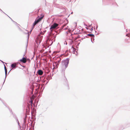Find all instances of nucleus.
Returning <instances> with one entry per match:
<instances>
[{
  "label": "nucleus",
  "instance_id": "f257e3e1",
  "mask_svg": "<svg viewBox=\"0 0 130 130\" xmlns=\"http://www.w3.org/2000/svg\"><path fill=\"white\" fill-rule=\"evenodd\" d=\"M69 59H67L62 61L61 66V70L62 72L64 71L68 66L69 62Z\"/></svg>",
  "mask_w": 130,
  "mask_h": 130
},
{
  "label": "nucleus",
  "instance_id": "f03ea898",
  "mask_svg": "<svg viewBox=\"0 0 130 130\" xmlns=\"http://www.w3.org/2000/svg\"><path fill=\"white\" fill-rule=\"evenodd\" d=\"M42 17H41L40 18H39L38 19L36 20L33 23V28H34L35 26L39 22L41 21L42 20V19L44 17V15H42Z\"/></svg>",
  "mask_w": 130,
  "mask_h": 130
},
{
  "label": "nucleus",
  "instance_id": "7ed1b4c3",
  "mask_svg": "<svg viewBox=\"0 0 130 130\" xmlns=\"http://www.w3.org/2000/svg\"><path fill=\"white\" fill-rule=\"evenodd\" d=\"M58 24L56 23H54L52 25L50 28V29H55L57 27L58 25Z\"/></svg>",
  "mask_w": 130,
  "mask_h": 130
},
{
  "label": "nucleus",
  "instance_id": "20e7f679",
  "mask_svg": "<svg viewBox=\"0 0 130 130\" xmlns=\"http://www.w3.org/2000/svg\"><path fill=\"white\" fill-rule=\"evenodd\" d=\"M20 61L22 63H25L27 62L26 58L24 57L22 59H20Z\"/></svg>",
  "mask_w": 130,
  "mask_h": 130
},
{
  "label": "nucleus",
  "instance_id": "39448f33",
  "mask_svg": "<svg viewBox=\"0 0 130 130\" xmlns=\"http://www.w3.org/2000/svg\"><path fill=\"white\" fill-rule=\"evenodd\" d=\"M37 73L39 75H41L43 74V72L41 70H40L38 71Z\"/></svg>",
  "mask_w": 130,
  "mask_h": 130
},
{
  "label": "nucleus",
  "instance_id": "423d86ee",
  "mask_svg": "<svg viewBox=\"0 0 130 130\" xmlns=\"http://www.w3.org/2000/svg\"><path fill=\"white\" fill-rule=\"evenodd\" d=\"M34 98V96H33L32 97H31L30 98V99H31V101H30V103H31V106H32V103H33V100H32V99H33Z\"/></svg>",
  "mask_w": 130,
  "mask_h": 130
},
{
  "label": "nucleus",
  "instance_id": "0eeeda50",
  "mask_svg": "<svg viewBox=\"0 0 130 130\" xmlns=\"http://www.w3.org/2000/svg\"><path fill=\"white\" fill-rule=\"evenodd\" d=\"M11 67L12 69L15 68L16 67V64L14 63L12 64L11 66Z\"/></svg>",
  "mask_w": 130,
  "mask_h": 130
},
{
  "label": "nucleus",
  "instance_id": "6e6552de",
  "mask_svg": "<svg viewBox=\"0 0 130 130\" xmlns=\"http://www.w3.org/2000/svg\"><path fill=\"white\" fill-rule=\"evenodd\" d=\"M4 69H5V74H6V75L7 74V70L6 69V67L5 66L4 67Z\"/></svg>",
  "mask_w": 130,
  "mask_h": 130
},
{
  "label": "nucleus",
  "instance_id": "1a4fd4ad",
  "mask_svg": "<svg viewBox=\"0 0 130 130\" xmlns=\"http://www.w3.org/2000/svg\"><path fill=\"white\" fill-rule=\"evenodd\" d=\"M88 35L89 36H91V37H93L94 36V35H93L90 34H88Z\"/></svg>",
  "mask_w": 130,
  "mask_h": 130
},
{
  "label": "nucleus",
  "instance_id": "9d476101",
  "mask_svg": "<svg viewBox=\"0 0 130 130\" xmlns=\"http://www.w3.org/2000/svg\"><path fill=\"white\" fill-rule=\"evenodd\" d=\"M27 72H28L27 74H28V68H27Z\"/></svg>",
  "mask_w": 130,
  "mask_h": 130
},
{
  "label": "nucleus",
  "instance_id": "9b49d317",
  "mask_svg": "<svg viewBox=\"0 0 130 130\" xmlns=\"http://www.w3.org/2000/svg\"><path fill=\"white\" fill-rule=\"evenodd\" d=\"M43 15L42 14L41 15V17H42V15Z\"/></svg>",
  "mask_w": 130,
  "mask_h": 130
},
{
  "label": "nucleus",
  "instance_id": "f8f14e48",
  "mask_svg": "<svg viewBox=\"0 0 130 130\" xmlns=\"http://www.w3.org/2000/svg\"><path fill=\"white\" fill-rule=\"evenodd\" d=\"M91 29H92V30H93V29H92V28H91Z\"/></svg>",
  "mask_w": 130,
  "mask_h": 130
},
{
  "label": "nucleus",
  "instance_id": "ddd939ff",
  "mask_svg": "<svg viewBox=\"0 0 130 130\" xmlns=\"http://www.w3.org/2000/svg\"><path fill=\"white\" fill-rule=\"evenodd\" d=\"M87 29H88V28H86Z\"/></svg>",
  "mask_w": 130,
  "mask_h": 130
},
{
  "label": "nucleus",
  "instance_id": "4468645a",
  "mask_svg": "<svg viewBox=\"0 0 130 130\" xmlns=\"http://www.w3.org/2000/svg\"><path fill=\"white\" fill-rule=\"evenodd\" d=\"M73 48V49H74V48Z\"/></svg>",
  "mask_w": 130,
  "mask_h": 130
}]
</instances>
